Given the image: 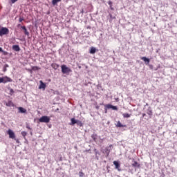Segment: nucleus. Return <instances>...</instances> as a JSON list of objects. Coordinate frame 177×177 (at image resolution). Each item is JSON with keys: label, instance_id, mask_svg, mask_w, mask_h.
I'll return each mask as SVG.
<instances>
[{"label": "nucleus", "instance_id": "nucleus-15", "mask_svg": "<svg viewBox=\"0 0 177 177\" xmlns=\"http://www.w3.org/2000/svg\"><path fill=\"white\" fill-rule=\"evenodd\" d=\"M147 114H148V115H153V110L151 109V107H149L147 110Z\"/></svg>", "mask_w": 177, "mask_h": 177}, {"label": "nucleus", "instance_id": "nucleus-13", "mask_svg": "<svg viewBox=\"0 0 177 177\" xmlns=\"http://www.w3.org/2000/svg\"><path fill=\"white\" fill-rule=\"evenodd\" d=\"M21 28L24 30L25 35H27L28 37L30 36V32L27 31V28H26V26H21Z\"/></svg>", "mask_w": 177, "mask_h": 177}, {"label": "nucleus", "instance_id": "nucleus-35", "mask_svg": "<svg viewBox=\"0 0 177 177\" xmlns=\"http://www.w3.org/2000/svg\"><path fill=\"white\" fill-rule=\"evenodd\" d=\"M2 82H3V80L2 79V77H0V84H2Z\"/></svg>", "mask_w": 177, "mask_h": 177}, {"label": "nucleus", "instance_id": "nucleus-38", "mask_svg": "<svg viewBox=\"0 0 177 177\" xmlns=\"http://www.w3.org/2000/svg\"><path fill=\"white\" fill-rule=\"evenodd\" d=\"M142 117H146V113H142Z\"/></svg>", "mask_w": 177, "mask_h": 177}, {"label": "nucleus", "instance_id": "nucleus-30", "mask_svg": "<svg viewBox=\"0 0 177 177\" xmlns=\"http://www.w3.org/2000/svg\"><path fill=\"white\" fill-rule=\"evenodd\" d=\"M80 177H84V173L82 171L79 172Z\"/></svg>", "mask_w": 177, "mask_h": 177}, {"label": "nucleus", "instance_id": "nucleus-24", "mask_svg": "<svg viewBox=\"0 0 177 177\" xmlns=\"http://www.w3.org/2000/svg\"><path fill=\"white\" fill-rule=\"evenodd\" d=\"M122 115L124 118H129V117H131V115L129 113H123Z\"/></svg>", "mask_w": 177, "mask_h": 177}, {"label": "nucleus", "instance_id": "nucleus-4", "mask_svg": "<svg viewBox=\"0 0 177 177\" xmlns=\"http://www.w3.org/2000/svg\"><path fill=\"white\" fill-rule=\"evenodd\" d=\"M1 79L3 80L2 84H6L8 82H12L13 80H12V78L8 77V76H5L1 77Z\"/></svg>", "mask_w": 177, "mask_h": 177}, {"label": "nucleus", "instance_id": "nucleus-20", "mask_svg": "<svg viewBox=\"0 0 177 177\" xmlns=\"http://www.w3.org/2000/svg\"><path fill=\"white\" fill-rule=\"evenodd\" d=\"M113 108V105L112 104H108L106 105H105V113H107V109H112Z\"/></svg>", "mask_w": 177, "mask_h": 177}, {"label": "nucleus", "instance_id": "nucleus-43", "mask_svg": "<svg viewBox=\"0 0 177 177\" xmlns=\"http://www.w3.org/2000/svg\"><path fill=\"white\" fill-rule=\"evenodd\" d=\"M59 111V109H57V111Z\"/></svg>", "mask_w": 177, "mask_h": 177}, {"label": "nucleus", "instance_id": "nucleus-40", "mask_svg": "<svg viewBox=\"0 0 177 177\" xmlns=\"http://www.w3.org/2000/svg\"><path fill=\"white\" fill-rule=\"evenodd\" d=\"M6 67H9V65H8V64H6Z\"/></svg>", "mask_w": 177, "mask_h": 177}, {"label": "nucleus", "instance_id": "nucleus-14", "mask_svg": "<svg viewBox=\"0 0 177 177\" xmlns=\"http://www.w3.org/2000/svg\"><path fill=\"white\" fill-rule=\"evenodd\" d=\"M89 53H91V55H95V53H96V48L91 47L89 50Z\"/></svg>", "mask_w": 177, "mask_h": 177}, {"label": "nucleus", "instance_id": "nucleus-9", "mask_svg": "<svg viewBox=\"0 0 177 177\" xmlns=\"http://www.w3.org/2000/svg\"><path fill=\"white\" fill-rule=\"evenodd\" d=\"M113 165H115V169H118V171H121V169H120V165L119 161H117V160L113 161Z\"/></svg>", "mask_w": 177, "mask_h": 177}, {"label": "nucleus", "instance_id": "nucleus-3", "mask_svg": "<svg viewBox=\"0 0 177 177\" xmlns=\"http://www.w3.org/2000/svg\"><path fill=\"white\" fill-rule=\"evenodd\" d=\"M39 121L40 122H44L45 124H48L50 122V118L46 115H44L39 119Z\"/></svg>", "mask_w": 177, "mask_h": 177}, {"label": "nucleus", "instance_id": "nucleus-5", "mask_svg": "<svg viewBox=\"0 0 177 177\" xmlns=\"http://www.w3.org/2000/svg\"><path fill=\"white\" fill-rule=\"evenodd\" d=\"M3 103L7 107H15V104L10 100H8V102L4 101Z\"/></svg>", "mask_w": 177, "mask_h": 177}, {"label": "nucleus", "instance_id": "nucleus-8", "mask_svg": "<svg viewBox=\"0 0 177 177\" xmlns=\"http://www.w3.org/2000/svg\"><path fill=\"white\" fill-rule=\"evenodd\" d=\"M39 89H43V91H45V89L46 88V84L44 83V82H42V80L39 81Z\"/></svg>", "mask_w": 177, "mask_h": 177}, {"label": "nucleus", "instance_id": "nucleus-11", "mask_svg": "<svg viewBox=\"0 0 177 177\" xmlns=\"http://www.w3.org/2000/svg\"><path fill=\"white\" fill-rule=\"evenodd\" d=\"M111 146L107 147L105 149V154H106V157H109L110 154V151H111V149H110Z\"/></svg>", "mask_w": 177, "mask_h": 177}, {"label": "nucleus", "instance_id": "nucleus-22", "mask_svg": "<svg viewBox=\"0 0 177 177\" xmlns=\"http://www.w3.org/2000/svg\"><path fill=\"white\" fill-rule=\"evenodd\" d=\"M108 4L110 6L111 10H114V8H113V1H108Z\"/></svg>", "mask_w": 177, "mask_h": 177}, {"label": "nucleus", "instance_id": "nucleus-28", "mask_svg": "<svg viewBox=\"0 0 177 177\" xmlns=\"http://www.w3.org/2000/svg\"><path fill=\"white\" fill-rule=\"evenodd\" d=\"M13 93H15V91L13 90V88H10V95H12Z\"/></svg>", "mask_w": 177, "mask_h": 177}, {"label": "nucleus", "instance_id": "nucleus-19", "mask_svg": "<svg viewBox=\"0 0 177 177\" xmlns=\"http://www.w3.org/2000/svg\"><path fill=\"white\" fill-rule=\"evenodd\" d=\"M51 67L54 68V70H57L59 68V64L56 63L52 64Z\"/></svg>", "mask_w": 177, "mask_h": 177}, {"label": "nucleus", "instance_id": "nucleus-42", "mask_svg": "<svg viewBox=\"0 0 177 177\" xmlns=\"http://www.w3.org/2000/svg\"><path fill=\"white\" fill-rule=\"evenodd\" d=\"M176 24H177V19L176 20Z\"/></svg>", "mask_w": 177, "mask_h": 177}, {"label": "nucleus", "instance_id": "nucleus-33", "mask_svg": "<svg viewBox=\"0 0 177 177\" xmlns=\"http://www.w3.org/2000/svg\"><path fill=\"white\" fill-rule=\"evenodd\" d=\"M1 52H2V53H3V55H8V52L4 51L3 50V51H1Z\"/></svg>", "mask_w": 177, "mask_h": 177}, {"label": "nucleus", "instance_id": "nucleus-26", "mask_svg": "<svg viewBox=\"0 0 177 177\" xmlns=\"http://www.w3.org/2000/svg\"><path fill=\"white\" fill-rule=\"evenodd\" d=\"M32 70H33V71H37V70H39V68L38 66H32Z\"/></svg>", "mask_w": 177, "mask_h": 177}, {"label": "nucleus", "instance_id": "nucleus-17", "mask_svg": "<svg viewBox=\"0 0 177 177\" xmlns=\"http://www.w3.org/2000/svg\"><path fill=\"white\" fill-rule=\"evenodd\" d=\"M126 126L125 125H124V124H121V122H120V121H118V122H117V124H116V127L117 128H124V127H125Z\"/></svg>", "mask_w": 177, "mask_h": 177}, {"label": "nucleus", "instance_id": "nucleus-29", "mask_svg": "<svg viewBox=\"0 0 177 177\" xmlns=\"http://www.w3.org/2000/svg\"><path fill=\"white\" fill-rule=\"evenodd\" d=\"M112 110H118L117 106L112 105Z\"/></svg>", "mask_w": 177, "mask_h": 177}, {"label": "nucleus", "instance_id": "nucleus-25", "mask_svg": "<svg viewBox=\"0 0 177 177\" xmlns=\"http://www.w3.org/2000/svg\"><path fill=\"white\" fill-rule=\"evenodd\" d=\"M21 135L24 137V139H26V136H27V132L26 131H21Z\"/></svg>", "mask_w": 177, "mask_h": 177}, {"label": "nucleus", "instance_id": "nucleus-31", "mask_svg": "<svg viewBox=\"0 0 177 177\" xmlns=\"http://www.w3.org/2000/svg\"><path fill=\"white\" fill-rule=\"evenodd\" d=\"M12 3H16L19 0H10Z\"/></svg>", "mask_w": 177, "mask_h": 177}, {"label": "nucleus", "instance_id": "nucleus-2", "mask_svg": "<svg viewBox=\"0 0 177 177\" xmlns=\"http://www.w3.org/2000/svg\"><path fill=\"white\" fill-rule=\"evenodd\" d=\"M9 34V29L6 27H1L0 29V37H3V35H8Z\"/></svg>", "mask_w": 177, "mask_h": 177}, {"label": "nucleus", "instance_id": "nucleus-21", "mask_svg": "<svg viewBox=\"0 0 177 177\" xmlns=\"http://www.w3.org/2000/svg\"><path fill=\"white\" fill-rule=\"evenodd\" d=\"M59 2H62V0H53L52 5H53V6H55V5H57Z\"/></svg>", "mask_w": 177, "mask_h": 177}, {"label": "nucleus", "instance_id": "nucleus-1", "mask_svg": "<svg viewBox=\"0 0 177 177\" xmlns=\"http://www.w3.org/2000/svg\"><path fill=\"white\" fill-rule=\"evenodd\" d=\"M61 70L62 74H66V75H68L70 73H73V70L67 66V65H62L61 66Z\"/></svg>", "mask_w": 177, "mask_h": 177}, {"label": "nucleus", "instance_id": "nucleus-18", "mask_svg": "<svg viewBox=\"0 0 177 177\" xmlns=\"http://www.w3.org/2000/svg\"><path fill=\"white\" fill-rule=\"evenodd\" d=\"M132 167H134V168H139V167H140V164L136 161H134L133 163H132Z\"/></svg>", "mask_w": 177, "mask_h": 177}, {"label": "nucleus", "instance_id": "nucleus-36", "mask_svg": "<svg viewBox=\"0 0 177 177\" xmlns=\"http://www.w3.org/2000/svg\"><path fill=\"white\" fill-rule=\"evenodd\" d=\"M26 128H27L28 129H30V130L32 129L30 127V126H28V125L26 126Z\"/></svg>", "mask_w": 177, "mask_h": 177}, {"label": "nucleus", "instance_id": "nucleus-7", "mask_svg": "<svg viewBox=\"0 0 177 177\" xmlns=\"http://www.w3.org/2000/svg\"><path fill=\"white\" fill-rule=\"evenodd\" d=\"M18 113L20 114H27V109L24 107L19 106L18 107Z\"/></svg>", "mask_w": 177, "mask_h": 177}, {"label": "nucleus", "instance_id": "nucleus-12", "mask_svg": "<svg viewBox=\"0 0 177 177\" xmlns=\"http://www.w3.org/2000/svg\"><path fill=\"white\" fill-rule=\"evenodd\" d=\"M12 49L15 52H20V46L19 45H13L12 46Z\"/></svg>", "mask_w": 177, "mask_h": 177}, {"label": "nucleus", "instance_id": "nucleus-39", "mask_svg": "<svg viewBox=\"0 0 177 177\" xmlns=\"http://www.w3.org/2000/svg\"><path fill=\"white\" fill-rule=\"evenodd\" d=\"M17 143H19V140H16Z\"/></svg>", "mask_w": 177, "mask_h": 177}, {"label": "nucleus", "instance_id": "nucleus-27", "mask_svg": "<svg viewBox=\"0 0 177 177\" xmlns=\"http://www.w3.org/2000/svg\"><path fill=\"white\" fill-rule=\"evenodd\" d=\"M76 124L79 127H82V122H81L80 120H77V122Z\"/></svg>", "mask_w": 177, "mask_h": 177}, {"label": "nucleus", "instance_id": "nucleus-10", "mask_svg": "<svg viewBox=\"0 0 177 177\" xmlns=\"http://www.w3.org/2000/svg\"><path fill=\"white\" fill-rule=\"evenodd\" d=\"M141 60H143L145 62V64L147 66L149 63H150V59L146 57H142Z\"/></svg>", "mask_w": 177, "mask_h": 177}, {"label": "nucleus", "instance_id": "nucleus-6", "mask_svg": "<svg viewBox=\"0 0 177 177\" xmlns=\"http://www.w3.org/2000/svg\"><path fill=\"white\" fill-rule=\"evenodd\" d=\"M7 133L9 135L10 139H15L16 138V135L15 134V132L12 131V129H8Z\"/></svg>", "mask_w": 177, "mask_h": 177}, {"label": "nucleus", "instance_id": "nucleus-32", "mask_svg": "<svg viewBox=\"0 0 177 177\" xmlns=\"http://www.w3.org/2000/svg\"><path fill=\"white\" fill-rule=\"evenodd\" d=\"M24 20V18L20 17L19 19V23H21V21H23Z\"/></svg>", "mask_w": 177, "mask_h": 177}, {"label": "nucleus", "instance_id": "nucleus-34", "mask_svg": "<svg viewBox=\"0 0 177 177\" xmlns=\"http://www.w3.org/2000/svg\"><path fill=\"white\" fill-rule=\"evenodd\" d=\"M109 17H110L111 19H115V17H113V15H111V14H109Z\"/></svg>", "mask_w": 177, "mask_h": 177}, {"label": "nucleus", "instance_id": "nucleus-41", "mask_svg": "<svg viewBox=\"0 0 177 177\" xmlns=\"http://www.w3.org/2000/svg\"><path fill=\"white\" fill-rule=\"evenodd\" d=\"M30 135H32V132H30Z\"/></svg>", "mask_w": 177, "mask_h": 177}, {"label": "nucleus", "instance_id": "nucleus-37", "mask_svg": "<svg viewBox=\"0 0 177 177\" xmlns=\"http://www.w3.org/2000/svg\"><path fill=\"white\" fill-rule=\"evenodd\" d=\"M0 52H3L2 47H0Z\"/></svg>", "mask_w": 177, "mask_h": 177}, {"label": "nucleus", "instance_id": "nucleus-23", "mask_svg": "<svg viewBox=\"0 0 177 177\" xmlns=\"http://www.w3.org/2000/svg\"><path fill=\"white\" fill-rule=\"evenodd\" d=\"M91 138L94 140V142H96V140L97 139V135L94 133L91 135Z\"/></svg>", "mask_w": 177, "mask_h": 177}, {"label": "nucleus", "instance_id": "nucleus-16", "mask_svg": "<svg viewBox=\"0 0 177 177\" xmlns=\"http://www.w3.org/2000/svg\"><path fill=\"white\" fill-rule=\"evenodd\" d=\"M71 123H70V125H75V124H77L78 120H75V118H72L71 119Z\"/></svg>", "mask_w": 177, "mask_h": 177}]
</instances>
